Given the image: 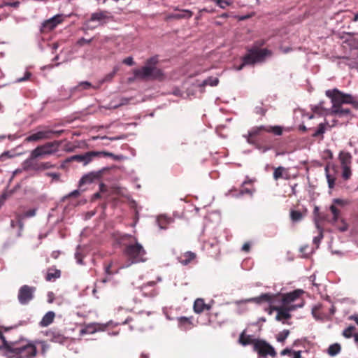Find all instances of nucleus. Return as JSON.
Segmentation results:
<instances>
[{
  "instance_id": "nucleus-1",
  "label": "nucleus",
  "mask_w": 358,
  "mask_h": 358,
  "mask_svg": "<svg viewBox=\"0 0 358 358\" xmlns=\"http://www.w3.org/2000/svg\"><path fill=\"white\" fill-rule=\"evenodd\" d=\"M326 96L331 99L332 106L329 114L338 117H349L351 116V110L348 108L343 107V104H353L355 97L350 94H345L337 88L328 90L325 92Z\"/></svg>"
},
{
  "instance_id": "nucleus-2",
  "label": "nucleus",
  "mask_w": 358,
  "mask_h": 358,
  "mask_svg": "<svg viewBox=\"0 0 358 358\" xmlns=\"http://www.w3.org/2000/svg\"><path fill=\"white\" fill-rule=\"evenodd\" d=\"M114 237L118 243L125 245V241L132 239L135 243L126 245L124 253L128 259V264L126 267L133 264L143 262L145 261V255L146 252L141 244L137 242L136 238L131 235L127 234H120L119 232L114 234Z\"/></svg>"
},
{
  "instance_id": "nucleus-3",
  "label": "nucleus",
  "mask_w": 358,
  "mask_h": 358,
  "mask_svg": "<svg viewBox=\"0 0 358 358\" xmlns=\"http://www.w3.org/2000/svg\"><path fill=\"white\" fill-rule=\"evenodd\" d=\"M3 348L15 358H33L37 353L36 345L31 343H11L3 341Z\"/></svg>"
},
{
  "instance_id": "nucleus-4",
  "label": "nucleus",
  "mask_w": 358,
  "mask_h": 358,
  "mask_svg": "<svg viewBox=\"0 0 358 358\" xmlns=\"http://www.w3.org/2000/svg\"><path fill=\"white\" fill-rule=\"evenodd\" d=\"M158 62L157 57L148 59L145 65L141 69L134 70V74L136 78L141 80L158 79L162 80L164 78L163 72L161 69L156 67Z\"/></svg>"
},
{
  "instance_id": "nucleus-5",
  "label": "nucleus",
  "mask_w": 358,
  "mask_h": 358,
  "mask_svg": "<svg viewBox=\"0 0 358 358\" xmlns=\"http://www.w3.org/2000/svg\"><path fill=\"white\" fill-rule=\"evenodd\" d=\"M60 145L61 141H59L47 142L43 145H38L31 150L29 157L24 163H28V166H31V162H34L35 159H43L46 156L52 155L57 152Z\"/></svg>"
},
{
  "instance_id": "nucleus-6",
  "label": "nucleus",
  "mask_w": 358,
  "mask_h": 358,
  "mask_svg": "<svg viewBox=\"0 0 358 358\" xmlns=\"http://www.w3.org/2000/svg\"><path fill=\"white\" fill-rule=\"evenodd\" d=\"M113 20V16L110 11L98 9L91 14L90 18L85 20L84 24L87 29H92L97 25L103 26Z\"/></svg>"
},
{
  "instance_id": "nucleus-7",
  "label": "nucleus",
  "mask_w": 358,
  "mask_h": 358,
  "mask_svg": "<svg viewBox=\"0 0 358 358\" xmlns=\"http://www.w3.org/2000/svg\"><path fill=\"white\" fill-rule=\"evenodd\" d=\"M95 157H110L114 159H119V157L115 155L113 153L106 151H90L85 152L83 155H76L69 157L67 161L73 162L76 161L78 162L83 163L84 165L88 164L92 162V159Z\"/></svg>"
},
{
  "instance_id": "nucleus-8",
  "label": "nucleus",
  "mask_w": 358,
  "mask_h": 358,
  "mask_svg": "<svg viewBox=\"0 0 358 358\" xmlns=\"http://www.w3.org/2000/svg\"><path fill=\"white\" fill-rule=\"evenodd\" d=\"M262 132L272 133L275 136L282 134V127L280 126H264L254 127L249 131L247 141L250 144L255 143V138Z\"/></svg>"
},
{
  "instance_id": "nucleus-9",
  "label": "nucleus",
  "mask_w": 358,
  "mask_h": 358,
  "mask_svg": "<svg viewBox=\"0 0 358 358\" xmlns=\"http://www.w3.org/2000/svg\"><path fill=\"white\" fill-rule=\"evenodd\" d=\"M338 160L342 168V177L344 180H349L352 176L351 164L352 161V155L346 151H341L338 154Z\"/></svg>"
},
{
  "instance_id": "nucleus-10",
  "label": "nucleus",
  "mask_w": 358,
  "mask_h": 358,
  "mask_svg": "<svg viewBox=\"0 0 358 358\" xmlns=\"http://www.w3.org/2000/svg\"><path fill=\"white\" fill-rule=\"evenodd\" d=\"M304 305L303 299L301 300L299 303L296 306H278V308H275V311L277 312L275 320L280 321L283 324H286L285 320H289L292 317L290 312L296 310L298 308H301Z\"/></svg>"
},
{
  "instance_id": "nucleus-11",
  "label": "nucleus",
  "mask_w": 358,
  "mask_h": 358,
  "mask_svg": "<svg viewBox=\"0 0 358 358\" xmlns=\"http://www.w3.org/2000/svg\"><path fill=\"white\" fill-rule=\"evenodd\" d=\"M254 350L257 352L259 357L266 358L268 356L275 357L277 352L274 348L264 340H257L255 343Z\"/></svg>"
},
{
  "instance_id": "nucleus-12",
  "label": "nucleus",
  "mask_w": 358,
  "mask_h": 358,
  "mask_svg": "<svg viewBox=\"0 0 358 358\" xmlns=\"http://www.w3.org/2000/svg\"><path fill=\"white\" fill-rule=\"evenodd\" d=\"M36 287L24 285L18 290L17 299L21 305H27L34 299Z\"/></svg>"
},
{
  "instance_id": "nucleus-13",
  "label": "nucleus",
  "mask_w": 358,
  "mask_h": 358,
  "mask_svg": "<svg viewBox=\"0 0 358 358\" xmlns=\"http://www.w3.org/2000/svg\"><path fill=\"white\" fill-rule=\"evenodd\" d=\"M303 292L302 289H295L285 294H277V302H281L282 306H296V304L292 303L299 299Z\"/></svg>"
},
{
  "instance_id": "nucleus-14",
  "label": "nucleus",
  "mask_w": 358,
  "mask_h": 358,
  "mask_svg": "<svg viewBox=\"0 0 358 358\" xmlns=\"http://www.w3.org/2000/svg\"><path fill=\"white\" fill-rule=\"evenodd\" d=\"M42 128V127H39ZM52 138V129L47 127H43V129L38 130L36 132L30 134L24 139L26 142H36L42 140H48Z\"/></svg>"
},
{
  "instance_id": "nucleus-15",
  "label": "nucleus",
  "mask_w": 358,
  "mask_h": 358,
  "mask_svg": "<svg viewBox=\"0 0 358 358\" xmlns=\"http://www.w3.org/2000/svg\"><path fill=\"white\" fill-rule=\"evenodd\" d=\"M266 41L264 40H258L254 43L253 46L248 50V53L252 52H256L257 59H259V62L264 60L266 57L271 55V51L266 48L259 49L260 47L264 45Z\"/></svg>"
},
{
  "instance_id": "nucleus-16",
  "label": "nucleus",
  "mask_w": 358,
  "mask_h": 358,
  "mask_svg": "<svg viewBox=\"0 0 358 358\" xmlns=\"http://www.w3.org/2000/svg\"><path fill=\"white\" fill-rule=\"evenodd\" d=\"M277 297H278V295H276V294H271V293H264V294H262L259 296L250 298L245 301H240L239 303L253 302L257 304H262L264 303H268L269 304H274V303H277Z\"/></svg>"
},
{
  "instance_id": "nucleus-17",
  "label": "nucleus",
  "mask_w": 358,
  "mask_h": 358,
  "mask_svg": "<svg viewBox=\"0 0 358 358\" xmlns=\"http://www.w3.org/2000/svg\"><path fill=\"white\" fill-rule=\"evenodd\" d=\"M64 21V15L62 14H58L52 17L45 20L43 24L41 31L43 32H49L53 30L59 24Z\"/></svg>"
},
{
  "instance_id": "nucleus-18",
  "label": "nucleus",
  "mask_w": 358,
  "mask_h": 358,
  "mask_svg": "<svg viewBox=\"0 0 358 358\" xmlns=\"http://www.w3.org/2000/svg\"><path fill=\"white\" fill-rule=\"evenodd\" d=\"M24 169L25 171L34 170V171H44L56 167L55 164H52L50 162H41L40 164H34L31 162V166H28V163H24Z\"/></svg>"
},
{
  "instance_id": "nucleus-19",
  "label": "nucleus",
  "mask_w": 358,
  "mask_h": 358,
  "mask_svg": "<svg viewBox=\"0 0 358 358\" xmlns=\"http://www.w3.org/2000/svg\"><path fill=\"white\" fill-rule=\"evenodd\" d=\"M36 214V209L33 208L30 209L26 212H24L22 215L17 214L16 217L17 218V222H18V227H19V231L17 233V237H20L22 236V232L24 227V224L22 222V220L24 218L31 217L35 216Z\"/></svg>"
},
{
  "instance_id": "nucleus-20",
  "label": "nucleus",
  "mask_w": 358,
  "mask_h": 358,
  "mask_svg": "<svg viewBox=\"0 0 358 358\" xmlns=\"http://www.w3.org/2000/svg\"><path fill=\"white\" fill-rule=\"evenodd\" d=\"M104 171V169L100 170L96 172H90L85 176H83L80 182V186L85 185V184H90L94 182L95 180L99 179Z\"/></svg>"
},
{
  "instance_id": "nucleus-21",
  "label": "nucleus",
  "mask_w": 358,
  "mask_h": 358,
  "mask_svg": "<svg viewBox=\"0 0 358 358\" xmlns=\"http://www.w3.org/2000/svg\"><path fill=\"white\" fill-rule=\"evenodd\" d=\"M273 177L275 180H278L280 179H284V180H289L290 179V174L289 172V169L283 167V166H278L277 168H274V171L273 173Z\"/></svg>"
},
{
  "instance_id": "nucleus-22",
  "label": "nucleus",
  "mask_w": 358,
  "mask_h": 358,
  "mask_svg": "<svg viewBox=\"0 0 358 358\" xmlns=\"http://www.w3.org/2000/svg\"><path fill=\"white\" fill-rule=\"evenodd\" d=\"M210 308L211 305L206 303L203 299L198 298L194 302L193 310L195 313L200 314L206 310H210Z\"/></svg>"
},
{
  "instance_id": "nucleus-23",
  "label": "nucleus",
  "mask_w": 358,
  "mask_h": 358,
  "mask_svg": "<svg viewBox=\"0 0 358 358\" xmlns=\"http://www.w3.org/2000/svg\"><path fill=\"white\" fill-rule=\"evenodd\" d=\"M255 55L257 54L255 52L247 53L243 57V63L237 68V70L241 71L245 65H253L257 62H259V59H257V55Z\"/></svg>"
},
{
  "instance_id": "nucleus-24",
  "label": "nucleus",
  "mask_w": 358,
  "mask_h": 358,
  "mask_svg": "<svg viewBox=\"0 0 358 358\" xmlns=\"http://www.w3.org/2000/svg\"><path fill=\"white\" fill-rule=\"evenodd\" d=\"M178 327L180 329L187 331L193 327V317H178Z\"/></svg>"
},
{
  "instance_id": "nucleus-25",
  "label": "nucleus",
  "mask_w": 358,
  "mask_h": 358,
  "mask_svg": "<svg viewBox=\"0 0 358 358\" xmlns=\"http://www.w3.org/2000/svg\"><path fill=\"white\" fill-rule=\"evenodd\" d=\"M196 258V255L194 252L188 251L183 254H181L178 257V262L184 265L187 266L194 261Z\"/></svg>"
},
{
  "instance_id": "nucleus-26",
  "label": "nucleus",
  "mask_w": 358,
  "mask_h": 358,
  "mask_svg": "<svg viewBox=\"0 0 358 358\" xmlns=\"http://www.w3.org/2000/svg\"><path fill=\"white\" fill-rule=\"evenodd\" d=\"M46 336L50 340L55 343H62L65 339L64 336L59 331L55 330H49L46 332Z\"/></svg>"
},
{
  "instance_id": "nucleus-27",
  "label": "nucleus",
  "mask_w": 358,
  "mask_h": 358,
  "mask_svg": "<svg viewBox=\"0 0 358 358\" xmlns=\"http://www.w3.org/2000/svg\"><path fill=\"white\" fill-rule=\"evenodd\" d=\"M55 314L52 311L48 312L40 322L41 327H48L54 321Z\"/></svg>"
},
{
  "instance_id": "nucleus-28",
  "label": "nucleus",
  "mask_w": 358,
  "mask_h": 358,
  "mask_svg": "<svg viewBox=\"0 0 358 358\" xmlns=\"http://www.w3.org/2000/svg\"><path fill=\"white\" fill-rule=\"evenodd\" d=\"M257 339L252 338V336L245 335L244 332H243L239 337V342L243 345H253L255 346V343Z\"/></svg>"
},
{
  "instance_id": "nucleus-29",
  "label": "nucleus",
  "mask_w": 358,
  "mask_h": 358,
  "mask_svg": "<svg viewBox=\"0 0 358 358\" xmlns=\"http://www.w3.org/2000/svg\"><path fill=\"white\" fill-rule=\"evenodd\" d=\"M173 222L171 218L161 215L157 218V224L160 229H166L168 225Z\"/></svg>"
},
{
  "instance_id": "nucleus-30",
  "label": "nucleus",
  "mask_w": 358,
  "mask_h": 358,
  "mask_svg": "<svg viewBox=\"0 0 358 358\" xmlns=\"http://www.w3.org/2000/svg\"><path fill=\"white\" fill-rule=\"evenodd\" d=\"M61 275V271L58 269L49 268L45 276L47 281H51L52 280L59 278Z\"/></svg>"
},
{
  "instance_id": "nucleus-31",
  "label": "nucleus",
  "mask_w": 358,
  "mask_h": 358,
  "mask_svg": "<svg viewBox=\"0 0 358 358\" xmlns=\"http://www.w3.org/2000/svg\"><path fill=\"white\" fill-rule=\"evenodd\" d=\"M328 125L327 122L320 123L318 125L317 129L315 131V132L312 134L313 137H320L321 139H323V134L325 133L327 126Z\"/></svg>"
},
{
  "instance_id": "nucleus-32",
  "label": "nucleus",
  "mask_w": 358,
  "mask_h": 358,
  "mask_svg": "<svg viewBox=\"0 0 358 358\" xmlns=\"http://www.w3.org/2000/svg\"><path fill=\"white\" fill-rule=\"evenodd\" d=\"M304 215L299 210H292L290 211V219L293 222H298L303 220Z\"/></svg>"
},
{
  "instance_id": "nucleus-33",
  "label": "nucleus",
  "mask_w": 358,
  "mask_h": 358,
  "mask_svg": "<svg viewBox=\"0 0 358 358\" xmlns=\"http://www.w3.org/2000/svg\"><path fill=\"white\" fill-rule=\"evenodd\" d=\"M329 210L333 215L332 222L334 223H336L339 220V217L341 214L340 210L334 203H332V205L330 206Z\"/></svg>"
},
{
  "instance_id": "nucleus-34",
  "label": "nucleus",
  "mask_w": 358,
  "mask_h": 358,
  "mask_svg": "<svg viewBox=\"0 0 358 358\" xmlns=\"http://www.w3.org/2000/svg\"><path fill=\"white\" fill-rule=\"evenodd\" d=\"M322 308V304H317L314 306L312 308V314L314 317L317 319H320L324 316V313L321 312V309Z\"/></svg>"
},
{
  "instance_id": "nucleus-35",
  "label": "nucleus",
  "mask_w": 358,
  "mask_h": 358,
  "mask_svg": "<svg viewBox=\"0 0 358 358\" xmlns=\"http://www.w3.org/2000/svg\"><path fill=\"white\" fill-rule=\"evenodd\" d=\"M96 331V324H90L80 330V334H92Z\"/></svg>"
},
{
  "instance_id": "nucleus-36",
  "label": "nucleus",
  "mask_w": 358,
  "mask_h": 358,
  "mask_svg": "<svg viewBox=\"0 0 358 358\" xmlns=\"http://www.w3.org/2000/svg\"><path fill=\"white\" fill-rule=\"evenodd\" d=\"M341 351V345L338 343L331 345L328 348V354L330 356H335Z\"/></svg>"
},
{
  "instance_id": "nucleus-37",
  "label": "nucleus",
  "mask_w": 358,
  "mask_h": 358,
  "mask_svg": "<svg viewBox=\"0 0 358 358\" xmlns=\"http://www.w3.org/2000/svg\"><path fill=\"white\" fill-rule=\"evenodd\" d=\"M325 171H326V176H327V179L329 188L333 189L335 186L336 178L334 176H331V174L329 173L328 167L325 168Z\"/></svg>"
},
{
  "instance_id": "nucleus-38",
  "label": "nucleus",
  "mask_w": 358,
  "mask_h": 358,
  "mask_svg": "<svg viewBox=\"0 0 358 358\" xmlns=\"http://www.w3.org/2000/svg\"><path fill=\"white\" fill-rule=\"evenodd\" d=\"M252 182L251 180H248V181H244L243 182V187L241 188V189L240 190V192H239V194L240 195H243V194H249V195H252L254 192V189H250V188H248V187H245L244 185H247V184H250Z\"/></svg>"
},
{
  "instance_id": "nucleus-39",
  "label": "nucleus",
  "mask_w": 358,
  "mask_h": 358,
  "mask_svg": "<svg viewBox=\"0 0 358 358\" xmlns=\"http://www.w3.org/2000/svg\"><path fill=\"white\" fill-rule=\"evenodd\" d=\"M289 335V331L287 329L283 330L282 331H280L278 335L276 336V339L280 343H283L285 339L288 337Z\"/></svg>"
},
{
  "instance_id": "nucleus-40",
  "label": "nucleus",
  "mask_w": 358,
  "mask_h": 358,
  "mask_svg": "<svg viewBox=\"0 0 358 358\" xmlns=\"http://www.w3.org/2000/svg\"><path fill=\"white\" fill-rule=\"evenodd\" d=\"M193 15V13L189 10H182V14H175L173 15L174 18L180 19V18H190Z\"/></svg>"
},
{
  "instance_id": "nucleus-41",
  "label": "nucleus",
  "mask_w": 358,
  "mask_h": 358,
  "mask_svg": "<svg viewBox=\"0 0 358 358\" xmlns=\"http://www.w3.org/2000/svg\"><path fill=\"white\" fill-rule=\"evenodd\" d=\"M219 83L217 78L209 77L203 82V85L216 86Z\"/></svg>"
},
{
  "instance_id": "nucleus-42",
  "label": "nucleus",
  "mask_w": 358,
  "mask_h": 358,
  "mask_svg": "<svg viewBox=\"0 0 358 358\" xmlns=\"http://www.w3.org/2000/svg\"><path fill=\"white\" fill-rule=\"evenodd\" d=\"M92 87V85L88 81L80 82L76 87V89L78 90H89Z\"/></svg>"
},
{
  "instance_id": "nucleus-43",
  "label": "nucleus",
  "mask_w": 358,
  "mask_h": 358,
  "mask_svg": "<svg viewBox=\"0 0 358 358\" xmlns=\"http://www.w3.org/2000/svg\"><path fill=\"white\" fill-rule=\"evenodd\" d=\"M333 203L335 204L336 206L343 207L345 206L349 205L350 203V201L347 199H334L333 200Z\"/></svg>"
},
{
  "instance_id": "nucleus-44",
  "label": "nucleus",
  "mask_w": 358,
  "mask_h": 358,
  "mask_svg": "<svg viewBox=\"0 0 358 358\" xmlns=\"http://www.w3.org/2000/svg\"><path fill=\"white\" fill-rule=\"evenodd\" d=\"M338 229L340 231H345L348 230V224L345 222V221L343 220V219H341L340 220H338Z\"/></svg>"
},
{
  "instance_id": "nucleus-45",
  "label": "nucleus",
  "mask_w": 358,
  "mask_h": 358,
  "mask_svg": "<svg viewBox=\"0 0 358 358\" xmlns=\"http://www.w3.org/2000/svg\"><path fill=\"white\" fill-rule=\"evenodd\" d=\"M355 327L354 326H350L343 331V336L347 338H351L355 331Z\"/></svg>"
},
{
  "instance_id": "nucleus-46",
  "label": "nucleus",
  "mask_w": 358,
  "mask_h": 358,
  "mask_svg": "<svg viewBox=\"0 0 358 358\" xmlns=\"http://www.w3.org/2000/svg\"><path fill=\"white\" fill-rule=\"evenodd\" d=\"M111 267H112V263L111 262L108 264H106L105 266H104L105 273L107 275H113V274L117 273L118 272V270L112 271L111 270Z\"/></svg>"
},
{
  "instance_id": "nucleus-47",
  "label": "nucleus",
  "mask_w": 358,
  "mask_h": 358,
  "mask_svg": "<svg viewBox=\"0 0 358 358\" xmlns=\"http://www.w3.org/2000/svg\"><path fill=\"white\" fill-rule=\"evenodd\" d=\"M31 76V72H29V71H27L24 73V76H23V77H22V78H18L17 79V82H18V83H21V82L27 81V80H28L30 78Z\"/></svg>"
},
{
  "instance_id": "nucleus-48",
  "label": "nucleus",
  "mask_w": 358,
  "mask_h": 358,
  "mask_svg": "<svg viewBox=\"0 0 358 358\" xmlns=\"http://www.w3.org/2000/svg\"><path fill=\"white\" fill-rule=\"evenodd\" d=\"M129 101H130V99L124 98V97L121 98L120 103L118 104L113 106L112 107L114 108H117L120 106L127 104L129 102Z\"/></svg>"
},
{
  "instance_id": "nucleus-49",
  "label": "nucleus",
  "mask_w": 358,
  "mask_h": 358,
  "mask_svg": "<svg viewBox=\"0 0 358 358\" xmlns=\"http://www.w3.org/2000/svg\"><path fill=\"white\" fill-rule=\"evenodd\" d=\"M123 64L128 65V66H132L134 65V59L131 57H128L123 59L122 61Z\"/></svg>"
},
{
  "instance_id": "nucleus-50",
  "label": "nucleus",
  "mask_w": 358,
  "mask_h": 358,
  "mask_svg": "<svg viewBox=\"0 0 358 358\" xmlns=\"http://www.w3.org/2000/svg\"><path fill=\"white\" fill-rule=\"evenodd\" d=\"M46 176L51 177L55 180H59L60 174L58 173H47Z\"/></svg>"
},
{
  "instance_id": "nucleus-51",
  "label": "nucleus",
  "mask_w": 358,
  "mask_h": 358,
  "mask_svg": "<svg viewBox=\"0 0 358 358\" xmlns=\"http://www.w3.org/2000/svg\"><path fill=\"white\" fill-rule=\"evenodd\" d=\"M92 41V39H85V38H80L78 41V44L80 46L85 45V44H88L90 43V42Z\"/></svg>"
},
{
  "instance_id": "nucleus-52",
  "label": "nucleus",
  "mask_w": 358,
  "mask_h": 358,
  "mask_svg": "<svg viewBox=\"0 0 358 358\" xmlns=\"http://www.w3.org/2000/svg\"><path fill=\"white\" fill-rule=\"evenodd\" d=\"M269 307L266 309V311L269 314L271 315L273 313V311L275 310V308H278V306H275L273 304H269Z\"/></svg>"
},
{
  "instance_id": "nucleus-53",
  "label": "nucleus",
  "mask_w": 358,
  "mask_h": 358,
  "mask_svg": "<svg viewBox=\"0 0 358 358\" xmlns=\"http://www.w3.org/2000/svg\"><path fill=\"white\" fill-rule=\"evenodd\" d=\"M242 251L248 252L250 250V245L249 243H245L241 248Z\"/></svg>"
},
{
  "instance_id": "nucleus-54",
  "label": "nucleus",
  "mask_w": 358,
  "mask_h": 358,
  "mask_svg": "<svg viewBox=\"0 0 358 358\" xmlns=\"http://www.w3.org/2000/svg\"><path fill=\"white\" fill-rule=\"evenodd\" d=\"M280 355H292V350L289 348H285L281 351Z\"/></svg>"
},
{
  "instance_id": "nucleus-55",
  "label": "nucleus",
  "mask_w": 358,
  "mask_h": 358,
  "mask_svg": "<svg viewBox=\"0 0 358 358\" xmlns=\"http://www.w3.org/2000/svg\"><path fill=\"white\" fill-rule=\"evenodd\" d=\"M61 254V252L59 251V250H55V251H53L52 253H51V257L53 258V259H57L59 257V256Z\"/></svg>"
},
{
  "instance_id": "nucleus-56",
  "label": "nucleus",
  "mask_w": 358,
  "mask_h": 358,
  "mask_svg": "<svg viewBox=\"0 0 358 358\" xmlns=\"http://www.w3.org/2000/svg\"><path fill=\"white\" fill-rule=\"evenodd\" d=\"M52 136L55 135V136L58 137L64 132V130L55 131V130L52 129Z\"/></svg>"
},
{
  "instance_id": "nucleus-57",
  "label": "nucleus",
  "mask_w": 358,
  "mask_h": 358,
  "mask_svg": "<svg viewBox=\"0 0 358 358\" xmlns=\"http://www.w3.org/2000/svg\"><path fill=\"white\" fill-rule=\"evenodd\" d=\"M293 358H301V351H292Z\"/></svg>"
},
{
  "instance_id": "nucleus-58",
  "label": "nucleus",
  "mask_w": 358,
  "mask_h": 358,
  "mask_svg": "<svg viewBox=\"0 0 358 358\" xmlns=\"http://www.w3.org/2000/svg\"><path fill=\"white\" fill-rule=\"evenodd\" d=\"M24 170V169H16L15 171H13V176L12 178H14L15 176H16L17 174H20L22 172V171Z\"/></svg>"
},
{
  "instance_id": "nucleus-59",
  "label": "nucleus",
  "mask_w": 358,
  "mask_h": 358,
  "mask_svg": "<svg viewBox=\"0 0 358 358\" xmlns=\"http://www.w3.org/2000/svg\"><path fill=\"white\" fill-rule=\"evenodd\" d=\"M80 194V192L78 190H74L70 194H69V196H73V197H77Z\"/></svg>"
},
{
  "instance_id": "nucleus-60",
  "label": "nucleus",
  "mask_w": 358,
  "mask_h": 358,
  "mask_svg": "<svg viewBox=\"0 0 358 358\" xmlns=\"http://www.w3.org/2000/svg\"><path fill=\"white\" fill-rule=\"evenodd\" d=\"M17 220L15 221V220H11L10 222V227L12 228H15L16 226L18 227V222H17V218L16 217Z\"/></svg>"
},
{
  "instance_id": "nucleus-61",
  "label": "nucleus",
  "mask_w": 358,
  "mask_h": 358,
  "mask_svg": "<svg viewBox=\"0 0 358 358\" xmlns=\"http://www.w3.org/2000/svg\"><path fill=\"white\" fill-rule=\"evenodd\" d=\"M0 339L1 340L2 345H0V348H3V341H6L3 333L0 331Z\"/></svg>"
},
{
  "instance_id": "nucleus-62",
  "label": "nucleus",
  "mask_w": 358,
  "mask_h": 358,
  "mask_svg": "<svg viewBox=\"0 0 358 358\" xmlns=\"http://www.w3.org/2000/svg\"><path fill=\"white\" fill-rule=\"evenodd\" d=\"M101 196V194L99 192H96L95 194H93L92 196V200H95V199H97L99 198H100Z\"/></svg>"
},
{
  "instance_id": "nucleus-63",
  "label": "nucleus",
  "mask_w": 358,
  "mask_h": 358,
  "mask_svg": "<svg viewBox=\"0 0 358 358\" xmlns=\"http://www.w3.org/2000/svg\"><path fill=\"white\" fill-rule=\"evenodd\" d=\"M201 11L206 12V13H213V12H215V10L214 9L208 10V8H204Z\"/></svg>"
},
{
  "instance_id": "nucleus-64",
  "label": "nucleus",
  "mask_w": 358,
  "mask_h": 358,
  "mask_svg": "<svg viewBox=\"0 0 358 358\" xmlns=\"http://www.w3.org/2000/svg\"><path fill=\"white\" fill-rule=\"evenodd\" d=\"M335 310H336L335 307L334 306H331L330 309H329L330 314L331 315H334V313H335Z\"/></svg>"
}]
</instances>
